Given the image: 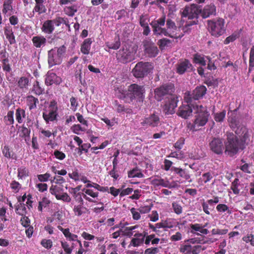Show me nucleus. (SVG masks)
<instances>
[{
  "mask_svg": "<svg viewBox=\"0 0 254 254\" xmlns=\"http://www.w3.org/2000/svg\"><path fill=\"white\" fill-rule=\"evenodd\" d=\"M144 87L136 84L129 85L127 91L121 88L116 90L117 96L119 98L124 100L127 103L132 102L135 99H142L144 97Z\"/></svg>",
  "mask_w": 254,
  "mask_h": 254,
  "instance_id": "7ed1b4c3",
  "label": "nucleus"
},
{
  "mask_svg": "<svg viewBox=\"0 0 254 254\" xmlns=\"http://www.w3.org/2000/svg\"><path fill=\"white\" fill-rule=\"evenodd\" d=\"M58 113V106L57 102L55 101H52L48 109L43 113V117L47 124L49 123L50 122H54L57 120Z\"/></svg>",
  "mask_w": 254,
  "mask_h": 254,
  "instance_id": "9b49d317",
  "label": "nucleus"
},
{
  "mask_svg": "<svg viewBox=\"0 0 254 254\" xmlns=\"http://www.w3.org/2000/svg\"><path fill=\"white\" fill-rule=\"evenodd\" d=\"M132 216V218L134 220H138L141 218V213L138 209L132 207L130 210Z\"/></svg>",
  "mask_w": 254,
  "mask_h": 254,
  "instance_id": "603ef678",
  "label": "nucleus"
},
{
  "mask_svg": "<svg viewBox=\"0 0 254 254\" xmlns=\"http://www.w3.org/2000/svg\"><path fill=\"white\" fill-rule=\"evenodd\" d=\"M160 123V118L157 114L153 113L142 120L140 124L145 127H156Z\"/></svg>",
  "mask_w": 254,
  "mask_h": 254,
  "instance_id": "f8f14e48",
  "label": "nucleus"
},
{
  "mask_svg": "<svg viewBox=\"0 0 254 254\" xmlns=\"http://www.w3.org/2000/svg\"><path fill=\"white\" fill-rule=\"evenodd\" d=\"M51 201L46 197H43L41 201L39 202L38 210L42 212L44 208L46 207L50 203Z\"/></svg>",
  "mask_w": 254,
  "mask_h": 254,
  "instance_id": "49530a36",
  "label": "nucleus"
},
{
  "mask_svg": "<svg viewBox=\"0 0 254 254\" xmlns=\"http://www.w3.org/2000/svg\"><path fill=\"white\" fill-rule=\"evenodd\" d=\"M159 252V249L158 248L151 247L146 249L144 254H157Z\"/></svg>",
  "mask_w": 254,
  "mask_h": 254,
  "instance_id": "774afa93",
  "label": "nucleus"
},
{
  "mask_svg": "<svg viewBox=\"0 0 254 254\" xmlns=\"http://www.w3.org/2000/svg\"><path fill=\"white\" fill-rule=\"evenodd\" d=\"M50 181L51 183H54V184L62 185L65 182V180L62 177L55 176L53 179H50Z\"/></svg>",
  "mask_w": 254,
  "mask_h": 254,
  "instance_id": "0e129e2a",
  "label": "nucleus"
},
{
  "mask_svg": "<svg viewBox=\"0 0 254 254\" xmlns=\"http://www.w3.org/2000/svg\"><path fill=\"white\" fill-rule=\"evenodd\" d=\"M36 5L34 10L39 14L44 13L46 11V8L43 4V0H35Z\"/></svg>",
  "mask_w": 254,
  "mask_h": 254,
  "instance_id": "c9c22d12",
  "label": "nucleus"
},
{
  "mask_svg": "<svg viewBox=\"0 0 254 254\" xmlns=\"http://www.w3.org/2000/svg\"><path fill=\"white\" fill-rule=\"evenodd\" d=\"M29 83V79L25 76L21 77L17 80V85L21 89H27L28 87Z\"/></svg>",
  "mask_w": 254,
  "mask_h": 254,
  "instance_id": "4c0bfd02",
  "label": "nucleus"
},
{
  "mask_svg": "<svg viewBox=\"0 0 254 254\" xmlns=\"http://www.w3.org/2000/svg\"><path fill=\"white\" fill-rule=\"evenodd\" d=\"M52 185L49 189L50 193L54 195L55 197L64 191L63 185L60 184H54L51 183Z\"/></svg>",
  "mask_w": 254,
  "mask_h": 254,
  "instance_id": "7c9ffc66",
  "label": "nucleus"
},
{
  "mask_svg": "<svg viewBox=\"0 0 254 254\" xmlns=\"http://www.w3.org/2000/svg\"><path fill=\"white\" fill-rule=\"evenodd\" d=\"M56 198L58 200H61L65 202H69L71 201V198L68 194L64 192L56 196Z\"/></svg>",
  "mask_w": 254,
  "mask_h": 254,
  "instance_id": "09e8293b",
  "label": "nucleus"
},
{
  "mask_svg": "<svg viewBox=\"0 0 254 254\" xmlns=\"http://www.w3.org/2000/svg\"><path fill=\"white\" fill-rule=\"evenodd\" d=\"M147 234L145 232L143 233H135L134 235V238L131 240L128 247L130 246L138 247L141 246L144 242L145 237Z\"/></svg>",
  "mask_w": 254,
  "mask_h": 254,
  "instance_id": "f3484780",
  "label": "nucleus"
},
{
  "mask_svg": "<svg viewBox=\"0 0 254 254\" xmlns=\"http://www.w3.org/2000/svg\"><path fill=\"white\" fill-rule=\"evenodd\" d=\"M61 78L53 72L49 71L46 74L45 84L47 85H51L53 83L58 84L61 82Z\"/></svg>",
  "mask_w": 254,
  "mask_h": 254,
  "instance_id": "b1692460",
  "label": "nucleus"
},
{
  "mask_svg": "<svg viewBox=\"0 0 254 254\" xmlns=\"http://www.w3.org/2000/svg\"><path fill=\"white\" fill-rule=\"evenodd\" d=\"M228 122L230 127L235 131L236 134L238 135L242 142H246L248 140V131L245 127L238 126L239 122L235 116H230L228 118Z\"/></svg>",
  "mask_w": 254,
  "mask_h": 254,
  "instance_id": "39448f33",
  "label": "nucleus"
},
{
  "mask_svg": "<svg viewBox=\"0 0 254 254\" xmlns=\"http://www.w3.org/2000/svg\"><path fill=\"white\" fill-rule=\"evenodd\" d=\"M18 175L19 179H22L28 176L29 171L25 167L21 166L18 168Z\"/></svg>",
  "mask_w": 254,
  "mask_h": 254,
  "instance_id": "a19ab883",
  "label": "nucleus"
},
{
  "mask_svg": "<svg viewBox=\"0 0 254 254\" xmlns=\"http://www.w3.org/2000/svg\"><path fill=\"white\" fill-rule=\"evenodd\" d=\"M32 40L34 46L36 48L44 46L46 42V39L43 36H34Z\"/></svg>",
  "mask_w": 254,
  "mask_h": 254,
  "instance_id": "72a5a7b5",
  "label": "nucleus"
},
{
  "mask_svg": "<svg viewBox=\"0 0 254 254\" xmlns=\"http://www.w3.org/2000/svg\"><path fill=\"white\" fill-rule=\"evenodd\" d=\"M71 130L72 131L77 134H80V131H83L85 130V128L81 127V126L79 125H74L71 127Z\"/></svg>",
  "mask_w": 254,
  "mask_h": 254,
  "instance_id": "4d7b16f0",
  "label": "nucleus"
},
{
  "mask_svg": "<svg viewBox=\"0 0 254 254\" xmlns=\"http://www.w3.org/2000/svg\"><path fill=\"white\" fill-rule=\"evenodd\" d=\"M10 187L14 193L18 192L21 189V185L18 182L16 181H12L10 184Z\"/></svg>",
  "mask_w": 254,
  "mask_h": 254,
  "instance_id": "8fccbe9b",
  "label": "nucleus"
},
{
  "mask_svg": "<svg viewBox=\"0 0 254 254\" xmlns=\"http://www.w3.org/2000/svg\"><path fill=\"white\" fill-rule=\"evenodd\" d=\"M143 176L141 171L138 169H133L130 170L128 173V178H142Z\"/></svg>",
  "mask_w": 254,
  "mask_h": 254,
  "instance_id": "c03bdc74",
  "label": "nucleus"
},
{
  "mask_svg": "<svg viewBox=\"0 0 254 254\" xmlns=\"http://www.w3.org/2000/svg\"><path fill=\"white\" fill-rule=\"evenodd\" d=\"M192 110L188 104L183 105L179 108L178 115L183 118L187 119L191 115Z\"/></svg>",
  "mask_w": 254,
  "mask_h": 254,
  "instance_id": "4be33fe9",
  "label": "nucleus"
},
{
  "mask_svg": "<svg viewBox=\"0 0 254 254\" xmlns=\"http://www.w3.org/2000/svg\"><path fill=\"white\" fill-rule=\"evenodd\" d=\"M2 153L6 158H15L14 153L10 151V148L8 145H5L2 148Z\"/></svg>",
  "mask_w": 254,
  "mask_h": 254,
  "instance_id": "79ce46f5",
  "label": "nucleus"
},
{
  "mask_svg": "<svg viewBox=\"0 0 254 254\" xmlns=\"http://www.w3.org/2000/svg\"><path fill=\"white\" fill-rule=\"evenodd\" d=\"M226 116V111H223L219 113H214L213 115L214 119L217 122H222L223 121Z\"/></svg>",
  "mask_w": 254,
  "mask_h": 254,
  "instance_id": "de8ad7c7",
  "label": "nucleus"
},
{
  "mask_svg": "<svg viewBox=\"0 0 254 254\" xmlns=\"http://www.w3.org/2000/svg\"><path fill=\"white\" fill-rule=\"evenodd\" d=\"M216 208L218 212L222 213L227 211L229 214L231 213V211L228 206L225 204H219L217 205Z\"/></svg>",
  "mask_w": 254,
  "mask_h": 254,
  "instance_id": "3c124183",
  "label": "nucleus"
},
{
  "mask_svg": "<svg viewBox=\"0 0 254 254\" xmlns=\"http://www.w3.org/2000/svg\"><path fill=\"white\" fill-rule=\"evenodd\" d=\"M239 180L237 179H235V180L233 182L231 185V189L233 190L234 193L235 194H238L240 192V189L239 187L240 184L238 183Z\"/></svg>",
  "mask_w": 254,
  "mask_h": 254,
  "instance_id": "864d4df0",
  "label": "nucleus"
},
{
  "mask_svg": "<svg viewBox=\"0 0 254 254\" xmlns=\"http://www.w3.org/2000/svg\"><path fill=\"white\" fill-rule=\"evenodd\" d=\"M11 0H5L3 3L2 12L6 16L11 15L13 8Z\"/></svg>",
  "mask_w": 254,
  "mask_h": 254,
  "instance_id": "2f4dec72",
  "label": "nucleus"
},
{
  "mask_svg": "<svg viewBox=\"0 0 254 254\" xmlns=\"http://www.w3.org/2000/svg\"><path fill=\"white\" fill-rule=\"evenodd\" d=\"M13 111H10L8 112L7 115L4 117V121L7 125H11L13 124Z\"/></svg>",
  "mask_w": 254,
  "mask_h": 254,
  "instance_id": "a18cd8bd",
  "label": "nucleus"
},
{
  "mask_svg": "<svg viewBox=\"0 0 254 254\" xmlns=\"http://www.w3.org/2000/svg\"><path fill=\"white\" fill-rule=\"evenodd\" d=\"M82 191V197L89 202H95L94 199L97 198L99 194L98 191L93 189L83 188Z\"/></svg>",
  "mask_w": 254,
  "mask_h": 254,
  "instance_id": "a211bd4d",
  "label": "nucleus"
},
{
  "mask_svg": "<svg viewBox=\"0 0 254 254\" xmlns=\"http://www.w3.org/2000/svg\"><path fill=\"white\" fill-rule=\"evenodd\" d=\"M172 170L175 173L179 175V176L187 180L190 178V175L187 174L184 170L181 168L172 167Z\"/></svg>",
  "mask_w": 254,
  "mask_h": 254,
  "instance_id": "ea45409f",
  "label": "nucleus"
},
{
  "mask_svg": "<svg viewBox=\"0 0 254 254\" xmlns=\"http://www.w3.org/2000/svg\"><path fill=\"white\" fill-rule=\"evenodd\" d=\"M4 33L10 44L12 45L15 43V36L13 34L12 27L8 25L4 27Z\"/></svg>",
  "mask_w": 254,
  "mask_h": 254,
  "instance_id": "bb28decb",
  "label": "nucleus"
},
{
  "mask_svg": "<svg viewBox=\"0 0 254 254\" xmlns=\"http://www.w3.org/2000/svg\"><path fill=\"white\" fill-rule=\"evenodd\" d=\"M209 146L211 150L217 154L222 153L224 148L223 141L219 138H214L210 142Z\"/></svg>",
  "mask_w": 254,
  "mask_h": 254,
  "instance_id": "dca6fc26",
  "label": "nucleus"
},
{
  "mask_svg": "<svg viewBox=\"0 0 254 254\" xmlns=\"http://www.w3.org/2000/svg\"><path fill=\"white\" fill-rule=\"evenodd\" d=\"M206 90L204 86L197 87L193 91V98L196 100L202 98L206 94Z\"/></svg>",
  "mask_w": 254,
  "mask_h": 254,
  "instance_id": "cd10ccee",
  "label": "nucleus"
},
{
  "mask_svg": "<svg viewBox=\"0 0 254 254\" xmlns=\"http://www.w3.org/2000/svg\"><path fill=\"white\" fill-rule=\"evenodd\" d=\"M31 91L36 95H40L44 92V88L39 81H36L33 83Z\"/></svg>",
  "mask_w": 254,
  "mask_h": 254,
  "instance_id": "e433bc0d",
  "label": "nucleus"
},
{
  "mask_svg": "<svg viewBox=\"0 0 254 254\" xmlns=\"http://www.w3.org/2000/svg\"><path fill=\"white\" fill-rule=\"evenodd\" d=\"M17 214L21 215L22 216H25L26 213V208L24 204H20L16 209Z\"/></svg>",
  "mask_w": 254,
  "mask_h": 254,
  "instance_id": "13d9d810",
  "label": "nucleus"
},
{
  "mask_svg": "<svg viewBox=\"0 0 254 254\" xmlns=\"http://www.w3.org/2000/svg\"><path fill=\"white\" fill-rule=\"evenodd\" d=\"M151 184L155 187L162 186L169 189L173 188L175 185L172 184L167 180L159 179L156 178H150Z\"/></svg>",
  "mask_w": 254,
  "mask_h": 254,
  "instance_id": "6ab92c4d",
  "label": "nucleus"
},
{
  "mask_svg": "<svg viewBox=\"0 0 254 254\" xmlns=\"http://www.w3.org/2000/svg\"><path fill=\"white\" fill-rule=\"evenodd\" d=\"M92 43V41L90 38H87L84 40L81 46V52L85 55H88L89 53L91 45Z\"/></svg>",
  "mask_w": 254,
  "mask_h": 254,
  "instance_id": "473e14b6",
  "label": "nucleus"
},
{
  "mask_svg": "<svg viewBox=\"0 0 254 254\" xmlns=\"http://www.w3.org/2000/svg\"><path fill=\"white\" fill-rule=\"evenodd\" d=\"M200 12L202 17L206 18L210 15L215 14L216 7L214 4L207 5Z\"/></svg>",
  "mask_w": 254,
  "mask_h": 254,
  "instance_id": "393cba45",
  "label": "nucleus"
},
{
  "mask_svg": "<svg viewBox=\"0 0 254 254\" xmlns=\"http://www.w3.org/2000/svg\"><path fill=\"white\" fill-rule=\"evenodd\" d=\"M39 103L38 98L32 95H28L26 97V104L29 107L30 110L35 109L37 108V105Z\"/></svg>",
  "mask_w": 254,
  "mask_h": 254,
  "instance_id": "c756f323",
  "label": "nucleus"
},
{
  "mask_svg": "<svg viewBox=\"0 0 254 254\" xmlns=\"http://www.w3.org/2000/svg\"><path fill=\"white\" fill-rule=\"evenodd\" d=\"M32 196L31 195L28 194L27 195L25 194L23 195L22 197V201L25 202L26 204H27L28 207L30 208L32 207Z\"/></svg>",
  "mask_w": 254,
  "mask_h": 254,
  "instance_id": "6e6d98bb",
  "label": "nucleus"
},
{
  "mask_svg": "<svg viewBox=\"0 0 254 254\" xmlns=\"http://www.w3.org/2000/svg\"><path fill=\"white\" fill-rule=\"evenodd\" d=\"M193 109L194 113L196 114L193 127L194 130H197V127L206 125L208 121L209 113L205 106L198 104L193 105Z\"/></svg>",
  "mask_w": 254,
  "mask_h": 254,
  "instance_id": "20e7f679",
  "label": "nucleus"
},
{
  "mask_svg": "<svg viewBox=\"0 0 254 254\" xmlns=\"http://www.w3.org/2000/svg\"><path fill=\"white\" fill-rule=\"evenodd\" d=\"M26 114L24 109L19 108L16 110L15 118L19 124L23 123Z\"/></svg>",
  "mask_w": 254,
  "mask_h": 254,
  "instance_id": "f704fd0d",
  "label": "nucleus"
},
{
  "mask_svg": "<svg viewBox=\"0 0 254 254\" xmlns=\"http://www.w3.org/2000/svg\"><path fill=\"white\" fill-rule=\"evenodd\" d=\"M77 10L76 5H70L65 6L64 8V12L69 16H72Z\"/></svg>",
  "mask_w": 254,
  "mask_h": 254,
  "instance_id": "58836bf2",
  "label": "nucleus"
},
{
  "mask_svg": "<svg viewBox=\"0 0 254 254\" xmlns=\"http://www.w3.org/2000/svg\"><path fill=\"white\" fill-rule=\"evenodd\" d=\"M174 90V86L171 83L163 84L154 90V97L158 101H161L164 96L168 95L163 108L165 114H173L177 106L179 99L177 96L173 94Z\"/></svg>",
  "mask_w": 254,
  "mask_h": 254,
  "instance_id": "f257e3e1",
  "label": "nucleus"
},
{
  "mask_svg": "<svg viewBox=\"0 0 254 254\" xmlns=\"http://www.w3.org/2000/svg\"><path fill=\"white\" fill-rule=\"evenodd\" d=\"M58 228L63 232L67 240L72 242H77V243L78 241H80L78 239V236L71 233L68 228L64 229L60 225L58 226Z\"/></svg>",
  "mask_w": 254,
  "mask_h": 254,
  "instance_id": "5701e85b",
  "label": "nucleus"
},
{
  "mask_svg": "<svg viewBox=\"0 0 254 254\" xmlns=\"http://www.w3.org/2000/svg\"><path fill=\"white\" fill-rule=\"evenodd\" d=\"M225 20L223 18L208 21V29L212 36L218 37L225 32Z\"/></svg>",
  "mask_w": 254,
  "mask_h": 254,
  "instance_id": "6e6552de",
  "label": "nucleus"
},
{
  "mask_svg": "<svg viewBox=\"0 0 254 254\" xmlns=\"http://www.w3.org/2000/svg\"><path fill=\"white\" fill-rule=\"evenodd\" d=\"M51 175L49 173H46L44 174H40L37 175V178L38 180L41 182H47L49 180H50V178Z\"/></svg>",
  "mask_w": 254,
  "mask_h": 254,
  "instance_id": "680f3d73",
  "label": "nucleus"
},
{
  "mask_svg": "<svg viewBox=\"0 0 254 254\" xmlns=\"http://www.w3.org/2000/svg\"><path fill=\"white\" fill-rule=\"evenodd\" d=\"M194 62L195 64H199L201 65H205L207 63V59L203 56L196 54L193 58Z\"/></svg>",
  "mask_w": 254,
  "mask_h": 254,
  "instance_id": "37998d69",
  "label": "nucleus"
},
{
  "mask_svg": "<svg viewBox=\"0 0 254 254\" xmlns=\"http://www.w3.org/2000/svg\"><path fill=\"white\" fill-rule=\"evenodd\" d=\"M136 47L125 45L117 54L118 59L123 63L130 62L134 59Z\"/></svg>",
  "mask_w": 254,
  "mask_h": 254,
  "instance_id": "0eeeda50",
  "label": "nucleus"
},
{
  "mask_svg": "<svg viewBox=\"0 0 254 254\" xmlns=\"http://www.w3.org/2000/svg\"><path fill=\"white\" fill-rule=\"evenodd\" d=\"M172 207L175 213L177 214H180L182 213L183 208L182 207L176 202H174L172 203Z\"/></svg>",
  "mask_w": 254,
  "mask_h": 254,
  "instance_id": "e2e57ef3",
  "label": "nucleus"
},
{
  "mask_svg": "<svg viewBox=\"0 0 254 254\" xmlns=\"http://www.w3.org/2000/svg\"><path fill=\"white\" fill-rule=\"evenodd\" d=\"M240 139L241 143H246V142H242V140L239 138L238 135L237 136L234 135H230L228 137V141L226 144V152L231 156L236 154L238 151L239 148L240 147V145L239 143L238 140Z\"/></svg>",
  "mask_w": 254,
  "mask_h": 254,
  "instance_id": "9d476101",
  "label": "nucleus"
},
{
  "mask_svg": "<svg viewBox=\"0 0 254 254\" xmlns=\"http://www.w3.org/2000/svg\"><path fill=\"white\" fill-rule=\"evenodd\" d=\"M106 46L109 49L117 50L119 49L120 46V42L118 40L114 43L108 42L106 43Z\"/></svg>",
  "mask_w": 254,
  "mask_h": 254,
  "instance_id": "69168bd1",
  "label": "nucleus"
},
{
  "mask_svg": "<svg viewBox=\"0 0 254 254\" xmlns=\"http://www.w3.org/2000/svg\"><path fill=\"white\" fill-rule=\"evenodd\" d=\"M150 25L155 35L168 36L176 39L181 37L179 34V28L171 19L168 18L166 20L165 15H163L157 20L152 21Z\"/></svg>",
  "mask_w": 254,
  "mask_h": 254,
  "instance_id": "f03ea898",
  "label": "nucleus"
},
{
  "mask_svg": "<svg viewBox=\"0 0 254 254\" xmlns=\"http://www.w3.org/2000/svg\"><path fill=\"white\" fill-rule=\"evenodd\" d=\"M149 19L147 15H142L140 17V24L141 27L148 26Z\"/></svg>",
  "mask_w": 254,
  "mask_h": 254,
  "instance_id": "338daca9",
  "label": "nucleus"
},
{
  "mask_svg": "<svg viewBox=\"0 0 254 254\" xmlns=\"http://www.w3.org/2000/svg\"><path fill=\"white\" fill-rule=\"evenodd\" d=\"M192 69V65L188 60H185L178 64L177 66V72L180 74L184 73Z\"/></svg>",
  "mask_w": 254,
  "mask_h": 254,
  "instance_id": "412c9836",
  "label": "nucleus"
},
{
  "mask_svg": "<svg viewBox=\"0 0 254 254\" xmlns=\"http://www.w3.org/2000/svg\"><path fill=\"white\" fill-rule=\"evenodd\" d=\"M42 31L46 34H51L55 29V27L53 25V22L51 20H48L45 21L42 27Z\"/></svg>",
  "mask_w": 254,
  "mask_h": 254,
  "instance_id": "c85d7f7f",
  "label": "nucleus"
},
{
  "mask_svg": "<svg viewBox=\"0 0 254 254\" xmlns=\"http://www.w3.org/2000/svg\"><path fill=\"white\" fill-rule=\"evenodd\" d=\"M213 178V175L210 172L204 173L200 178L201 181L204 183L209 182Z\"/></svg>",
  "mask_w": 254,
  "mask_h": 254,
  "instance_id": "bf43d9fd",
  "label": "nucleus"
},
{
  "mask_svg": "<svg viewBox=\"0 0 254 254\" xmlns=\"http://www.w3.org/2000/svg\"><path fill=\"white\" fill-rule=\"evenodd\" d=\"M200 10L197 5L194 4L186 6L183 11L184 17H188L189 19H193L197 17Z\"/></svg>",
  "mask_w": 254,
  "mask_h": 254,
  "instance_id": "ddd939ff",
  "label": "nucleus"
},
{
  "mask_svg": "<svg viewBox=\"0 0 254 254\" xmlns=\"http://www.w3.org/2000/svg\"><path fill=\"white\" fill-rule=\"evenodd\" d=\"M65 48L64 46L55 48L48 52V64L50 66L59 64L62 62V59L65 53Z\"/></svg>",
  "mask_w": 254,
  "mask_h": 254,
  "instance_id": "1a4fd4ad",
  "label": "nucleus"
},
{
  "mask_svg": "<svg viewBox=\"0 0 254 254\" xmlns=\"http://www.w3.org/2000/svg\"><path fill=\"white\" fill-rule=\"evenodd\" d=\"M200 251L199 246H190L189 245H182L180 252L183 254H198Z\"/></svg>",
  "mask_w": 254,
  "mask_h": 254,
  "instance_id": "aec40b11",
  "label": "nucleus"
},
{
  "mask_svg": "<svg viewBox=\"0 0 254 254\" xmlns=\"http://www.w3.org/2000/svg\"><path fill=\"white\" fill-rule=\"evenodd\" d=\"M145 53L150 57H155L158 54V50L154 43L149 40L143 42Z\"/></svg>",
  "mask_w": 254,
  "mask_h": 254,
  "instance_id": "2eb2a0df",
  "label": "nucleus"
},
{
  "mask_svg": "<svg viewBox=\"0 0 254 254\" xmlns=\"http://www.w3.org/2000/svg\"><path fill=\"white\" fill-rule=\"evenodd\" d=\"M208 223L202 225L199 223H194L190 225V232L196 235H205L208 234L209 231L206 228Z\"/></svg>",
  "mask_w": 254,
  "mask_h": 254,
  "instance_id": "4468645a",
  "label": "nucleus"
},
{
  "mask_svg": "<svg viewBox=\"0 0 254 254\" xmlns=\"http://www.w3.org/2000/svg\"><path fill=\"white\" fill-rule=\"evenodd\" d=\"M152 64L149 62H140L136 64L132 70V73L136 78H142L152 71Z\"/></svg>",
  "mask_w": 254,
  "mask_h": 254,
  "instance_id": "423d86ee",
  "label": "nucleus"
},
{
  "mask_svg": "<svg viewBox=\"0 0 254 254\" xmlns=\"http://www.w3.org/2000/svg\"><path fill=\"white\" fill-rule=\"evenodd\" d=\"M73 210L75 215L77 216H80L85 213L86 208L83 206V200L82 197H80L78 203L74 206Z\"/></svg>",
  "mask_w": 254,
  "mask_h": 254,
  "instance_id": "a878e982",
  "label": "nucleus"
},
{
  "mask_svg": "<svg viewBox=\"0 0 254 254\" xmlns=\"http://www.w3.org/2000/svg\"><path fill=\"white\" fill-rule=\"evenodd\" d=\"M254 67V46L251 49L249 61V70H252Z\"/></svg>",
  "mask_w": 254,
  "mask_h": 254,
  "instance_id": "5fc2aeb1",
  "label": "nucleus"
},
{
  "mask_svg": "<svg viewBox=\"0 0 254 254\" xmlns=\"http://www.w3.org/2000/svg\"><path fill=\"white\" fill-rule=\"evenodd\" d=\"M61 246L65 253H71L72 251V247H70L67 242L62 241Z\"/></svg>",
  "mask_w": 254,
  "mask_h": 254,
  "instance_id": "052dcab7",
  "label": "nucleus"
}]
</instances>
